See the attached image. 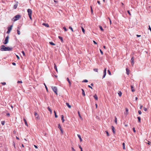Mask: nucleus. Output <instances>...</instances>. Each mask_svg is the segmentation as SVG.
<instances>
[{"instance_id":"58","label":"nucleus","mask_w":151,"mask_h":151,"mask_svg":"<svg viewBox=\"0 0 151 151\" xmlns=\"http://www.w3.org/2000/svg\"><path fill=\"white\" fill-rule=\"evenodd\" d=\"M6 114V115L7 116H10V114L9 113H7Z\"/></svg>"},{"instance_id":"63","label":"nucleus","mask_w":151,"mask_h":151,"mask_svg":"<svg viewBox=\"0 0 151 151\" xmlns=\"http://www.w3.org/2000/svg\"><path fill=\"white\" fill-rule=\"evenodd\" d=\"M137 37H139L141 36L140 35H137Z\"/></svg>"},{"instance_id":"29","label":"nucleus","mask_w":151,"mask_h":151,"mask_svg":"<svg viewBox=\"0 0 151 151\" xmlns=\"http://www.w3.org/2000/svg\"><path fill=\"white\" fill-rule=\"evenodd\" d=\"M137 119L138 120V122H141V118L140 117H138Z\"/></svg>"},{"instance_id":"11","label":"nucleus","mask_w":151,"mask_h":151,"mask_svg":"<svg viewBox=\"0 0 151 151\" xmlns=\"http://www.w3.org/2000/svg\"><path fill=\"white\" fill-rule=\"evenodd\" d=\"M111 128H112V131H113V132L114 134L115 133V129L114 128L113 126H111Z\"/></svg>"},{"instance_id":"6","label":"nucleus","mask_w":151,"mask_h":151,"mask_svg":"<svg viewBox=\"0 0 151 151\" xmlns=\"http://www.w3.org/2000/svg\"><path fill=\"white\" fill-rule=\"evenodd\" d=\"M106 68H104V75L103 76V78H104L105 77L106 75Z\"/></svg>"},{"instance_id":"34","label":"nucleus","mask_w":151,"mask_h":151,"mask_svg":"<svg viewBox=\"0 0 151 151\" xmlns=\"http://www.w3.org/2000/svg\"><path fill=\"white\" fill-rule=\"evenodd\" d=\"M93 70L94 71H95L96 72H98V69L97 68H94L93 69Z\"/></svg>"},{"instance_id":"62","label":"nucleus","mask_w":151,"mask_h":151,"mask_svg":"<svg viewBox=\"0 0 151 151\" xmlns=\"http://www.w3.org/2000/svg\"><path fill=\"white\" fill-rule=\"evenodd\" d=\"M88 87L89 88H91V89H92V87H91L90 86V85H88Z\"/></svg>"},{"instance_id":"22","label":"nucleus","mask_w":151,"mask_h":151,"mask_svg":"<svg viewBox=\"0 0 151 151\" xmlns=\"http://www.w3.org/2000/svg\"><path fill=\"white\" fill-rule=\"evenodd\" d=\"M118 94L119 96H121L122 95V93L121 91H119V92H118Z\"/></svg>"},{"instance_id":"49","label":"nucleus","mask_w":151,"mask_h":151,"mask_svg":"<svg viewBox=\"0 0 151 151\" xmlns=\"http://www.w3.org/2000/svg\"><path fill=\"white\" fill-rule=\"evenodd\" d=\"M1 83L2 84H3L4 85H5L6 84V83L5 82Z\"/></svg>"},{"instance_id":"36","label":"nucleus","mask_w":151,"mask_h":151,"mask_svg":"<svg viewBox=\"0 0 151 151\" xmlns=\"http://www.w3.org/2000/svg\"><path fill=\"white\" fill-rule=\"evenodd\" d=\"M44 85H45V88H46V89L47 91H48V89H47V87L46 84H45V83H44Z\"/></svg>"},{"instance_id":"27","label":"nucleus","mask_w":151,"mask_h":151,"mask_svg":"<svg viewBox=\"0 0 151 151\" xmlns=\"http://www.w3.org/2000/svg\"><path fill=\"white\" fill-rule=\"evenodd\" d=\"M81 27V29H82V30L83 32L84 33V34H85V30L82 27Z\"/></svg>"},{"instance_id":"16","label":"nucleus","mask_w":151,"mask_h":151,"mask_svg":"<svg viewBox=\"0 0 151 151\" xmlns=\"http://www.w3.org/2000/svg\"><path fill=\"white\" fill-rule=\"evenodd\" d=\"M66 104L69 108H71V106L68 103H66Z\"/></svg>"},{"instance_id":"19","label":"nucleus","mask_w":151,"mask_h":151,"mask_svg":"<svg viewBox=\"0 0 151 151\" xmlns=\"http://www.w3.org/2000/svg\"><path fill=\"white\" fill-rule=\"evenodd\" d=\"M78 115L79 117V118L82 120L83 119L82 117L81 116V115H80V112L79 111H78Z\"/></svg>"},{"instance_id":"61","label":"nucleus","mask_w":151,"mask_h":151,"mask_svg":"<svg viewBox=\"0 0 151 151\" xmlns=\"http://www.w3.org/2000/svg\"><path fill=\"white\" fill-rule=\"evenodd\" d=\"M143 106L142 105H140V109H141L142 107Z\"/></svg>"},{"instance_id":"52","label":"nucleus","mask_w":151,"mask_h":151,"mask_svg":"<svg viewBox=\"0 0 151 151\" xmlns=\"http://www.w3.org/2000/svg\"><path fill=\"white\" fill-rule=\"evenodd\" d=\"M55 118L58 117V116H57L56 113H55Z\"/></svg>"},{"instance_id":"31","label":"nucleus","mask_w":151,"mask_h":151,"mask_svg":"<svg viewBox=\"0 0 151 151\" xmlns=\"http://www.w3.org/2000/svg\"><path fill=\"white\" fill-rule=\"evenodd\" d=\"M17 4H15V5H14L13 8L14 9H15L17 8Z\"/></svg>"},{"instance_id":"48","label":"nucleus","mask_w":151,"mask_h":151,"mask_svg":"<svg viewBox=\"0 0 151 151\" xmlns=\"http://www.w3.org/2000/svg\"><path fill=\"white\" fill-rule=\"evenodd\" d=\"M144 110L145 111H147V109L145 107H144Z\"/></svg>"},{"instance_id":"40","label":"nucleus","mask_w":151,"mask_h":151,"mask_svg":"<svg viewBox=\"0 0 151 151\" xmlns=\"http://www.w3.org/2000/svg\"><path fill=\"white\" fill-rule=\"evenodd\" d=\"M22 53L23 56H25V53L24 52V51H22Z\"/></svg>"},{"instance_id":"13","label":"nucleus","mask_w":151,"mask_h":151,"mask_svg":"<svg viewBox=\"0 0 151 151\" xmlns=\"http://www.w3.org/2000/svg\"><path fill=\"white\" fill-rule=\"evenodd\" d=\"M67 81H68L69 84V85L70 86H71V82L70 81L69 78H67Z\"/></svg>"},{"instance_id":"50","label":"nucleus","mask_w":151,"mask_h":151,"mask_svg":"<svg viewBox=\"0 0 151 151\" xmlns=\"http://www.w3.org/2000/svg\"><path fill=\"white\" fill-rule=\"evenodd\" d=\"M72 149L73 151H76V150L73 147H72Z\"/></svg>"},{"instance_id":"23","label":"nucleus","mask_w":151,"mask_h":151,"mask_svg":"<svg viewBox=\"0 0 151 151\" xmlns=\"http://www.w3.org/2000/svg\"><path fill=\"white\" fill-rule=\"evenodd\" d=\"M131 89H132V92L134 91H135V90H134V89H133V86H131Z\"/></svg>"},{"instance_id":"14","label":"nucleus","mask_w":151,"mask_h":151,"mask_svg":"<svg viewBox=\"0 0 151 151\" xmlns=\"http://www.w3.org/2000/svg\"><path fill=\"white\" fill-rule=\"evenodd\" d=\"M54 68H55V69L56 70V71L58 72V69H57V66H56V65L55 63L54 64Z\"/></svg>"},{"instance_id":"56","label":"nucleus","mask_w":151,"mask_h":151,"mask_svg":"<svg viewBox=\"0 0 151 151\" xmlns=\"http://www.w3.org/2000/svg\"><path fill=\"white\" fill-rule=\"evenodd\" d=\"M36 119H39V116L38 115L37 116H36Z\"/></svg>"},{"instance_id":"26","label":"nucleus","mask_w":151,"mask_h":151,"mask_svg":"<svg viewBox=\"0 0 151 151\" xmlns=\"http://www.w3.org/2000/svg\"><path fill=\"white\" fill-rule=\"evenodd\" d=\"M58 38L59 39H60L61 40V41L62 42H63V38L62 37L60 36H58Z\"/></svg>"},{"instance_id":"1","label":"nucleus","mask_w":151,"mask_h":151,"mask_svg":"<svg viewBox=\"0 0 151 151\" xmlns=\"http://www.w3.org/2000/svg\"><path fill=\"white\" fill-rule=\"evenodd\" d=\"M12 49V47H6L4 45H1V51H10Z\"/></svg>"},{"instance_id":"8","label":"nucleus","mask_w":151,"mask_h":151,"mask_svg":"<svg viewBox=\"0 0 151 151\" xmlns=\"http://www.w3.org/2000/svg\"><path fill=\"white\" fill-rule=\"evenodd\" d=\"M134 57H132L131 60V63L132 66H133L134 64Z\"/></svg>"},{"instance_id":"21","label":"nucleus","mask_w":151,"mask_h":151,"mask_svg":"<svg viewBox=\"0 0 151 151\" xmlns=\"http://www.w3.org/2000/svg\"><path fill=\"white\" fill-rule=\"evenodd\" d=\"M47 109L49 110V111H50V114H52V110L49 107H47Z\"/></svg>"},{"instance_id":"44","label":"nucleus","mask_w":151,"mask_h":151,"mask_svg":"<svg viewBox=\"0 0 151 151\" xmlns=\"http://www.w3.org/2000/svg\"><path fill=\"white\" fill-rule=\"evenodd\" d=\"M138 113L139 114H142V112L141 111H140V110L138 111Z\"/></svg>"},{"instance_id":"2","label":"nucleus","mask_w":151,"mask_h":151,"mask_svg":"<svg viewBox=\"0 0 151 151\" xmlns=\"http://www.w3.org/2000/svg\"><path fill=\"white\" fill-rule=\"evenodd\" d=\"M51 88L56 94L58 95L57 87L55 86H52Z\"/></svg>"},{"instance_id":"45","label":"nucleus","mask_w":151,"mask_h":151,"mask_svg":"<svg viewBox=\"0 0 151 151\" xmlns=\"http://www.w3.org/2000/svg\"><path fill=\"white\" fill-rule=\"evenodd\" d=\"M127 12H128V13L129 14V15L130 16H131V13H130L129 11L128 10L127 11Z\"/></svg>"},{"instance_id":"20","label":"nucleus","mask_w":151,"mask_h":151,"mask_svg":"<svg viewBox=\"0 0 151 151\" xmlns=\"http://www.w3.org/2000/svg\"><path fill=\"white\" fill-rule=\"evenodd\" d=\"M82 94L84 96H85V92L83 89H82Z\"/></svg>"},{"instance_id":"24","label":"nucleus","mask_w":151,"mask_h":151,"mask_svg":"<svg viewBox=\"0 0 151 151\" xmlns=\"http://www.w3.org/2000/svg\"><path fill=\"white\" fill-rule=\"evenodd\" d=\"M123 145V149L125 150V144L124 143H123L122 144Z\"/></svg>"},{"instance_id":"17","label":"nucleus","mask_w":151,"mask_h":151,"mask_svg":"<svg viewBox=\"0 0 151 151\" xmlns=\"http://www.w3.org/2000/svg\"><path fill=\"white\" fill-rule=\"evenodd\" d=\"M24 122H25V125H26L27 126V127H28V124H27V121H26V119H24Z\"/></svg>"},{"instance_id":"12","label":"nucleus","mask_w":151,"mask_h":151,"mask_svg":"<svg viewBox=\"0 0 151 151\" xmlns=\"http://www.w3.org/2000/svg\"><path fill=\"white\" fill-rule=\"evenodd\" d=\"M77 136L80 139V141L82 142V139L81 138L80 135L78 134H77Z\"/></svg>"},{"instance_id":"30","label":"nucleus","mask_w":151,"mask_h":151,"mask_svg":"<svg viewBox=\"0 0 151 151\" xmlns=\"http://www.w3.org/2000/svg\"><path fill=\"white\" fill-rule=\"evenodd\" d=\"M126 73H127V75H129V70L127 69V68L126 69Z\"/></svg>"},{"instance_id":"51","label":"nucleus","mask_w":151,"mask_h":151,"mask_svg":"<svg viewBox=\"0 0 151 151\" xmlns=\"http://www.w3.org/2000/svg\"><path fill=\"white\" fill-rule=\"evenodd\" d=\"M12 64L13 65H16V64L15 63H14V62L12 63Z\"/></svg>"},{"instance_id":"4","label":"nucleus","mask_w":151,"mask_h":151,"mask_svg":"<svg viewBox=\"0 0 151 151\" xmlns=\"http://www.w3.org/2000/svg\"><path fill=\"white\" fill-rule=\"evenodd\" d=\"M9 36L8 35L5 39L4 42V43L5 44H6L9 41Z\"/></svg>"},{"instance_id":"5","label":"nucleus","mask_w":151,"mask_h":151,"mask_svg":"<svg viewBox=\"0 0 151 151\" xmlns=\"http://www.w3.org/2000/svg\"><path fill=\"white\" fill-rule=\"evenodd\" d=\"M12 27H13V25H12L10 26V27H9L7 28L8 31L6 32V33L7 34H9L10 32V31H11V30L12 29Z\"/></svg>"},{"instance_id":"37","label":"nucleus","mask_w":151,"mask_h":151,"mask_svg":"<svg viewBox=\"0 0 151 151\" xmlns=\"http://www.w3.org/2000/svg\"><path fill=\"white\" fill-rule=\"evenodd\" d=\"M108 73L110 75H111V73L110 71V70H108Z\"/></svg>"},{"instance_id":"35","label":"nucleus","mask_w":151,"mask_h":151,"mask_svg":"<svg viewBox=\"0 0 151 151\" xmlns=\"http://www.w3.org/2000/svg\"><path fill=\"white\" fill-rule=\"evenodd\" d=\"M88 82V81L87 80L85 79L83 80L82 82L87 83Z\"/></svg>"},{"instance_id":"41","label":"nucleus","mask_w":151,"mask_h":151,"mask_svg":"<svg viewBox=\"0 0 151 151\" xmlns=\"http://www.w3.org/2000/svg\"><path fill=\"white\" fill-rule=\"evenodd\" d=\"M58 128H59L60 129H61V126H60V124H58Z\"/></svg>"},{"instance_id":"39","label":"nucleus","mask_w":151,"mask_h":151,"mask_svg":"<svg viewBox=\"0 0 151 151\" xmlns=\"http://www.w3.org/2000/svg\"><path fill=\"white\" fill-rule=\"evenodd\" d=\"M105 132L106 133V134H107V136H109V133L108 132V131H105Z\"/></svg>"},{"instance_id":"10","label":"nucleus","mask_w":151,"mask_h":151,"mask_svg":"<svg viewBox=\"0 0 151 151\" xmlns=\"http://www.w3.org/2000/svg\"><path fill=\"white\" fill-rule=\"evenodd\" d=\"M42 25L47 27H49V24L47 23H43Z\"/></svg>"},{"instance_id":"43","label":"nucleus","mask_w":151,"mask_h":151,"mask_svg":"<svg viewBox=\"0 0 151 151\" xmlns=\"http://www.w3.org/2000/svg\"><path fill=\"white\" fill-rule=\"evenodd\" d=\"M34 114L35 116H37L38 115L37 113L35 112Z\"/></svg>"},{"instance_id":"64","label":"nucleus","mask_w":151,"mask_h":151,"mask_svg":"<svg viewBox=\"0 0 151 151\" xmlns=\"http://www.w3.org/2000/svg\"><path fill=\"white\" fill-rule=\"evenodd\" d=\"M16 138L17 139H18V140L19 139V138L17 136H16Z\"/></svg>"},{"instance_id":"57","label":"nucleus","mask_w":151,"mask_h":151,"mask_svg":"<svg viewBox=\"0 0 151 151\" xmlns=\"http://www.w3.org/2000/svg\"><path fill=\"white\" fill-rule=\"evenodd\" d=\"M97 3H98L99 4V5H100V1H97Z\"/></svg>"},{"instance_id":"46","label":"nucleus","mask_w":151,"mask_h":151,"mask_svg":"<svg viewBox=\"0 0 151 151\" xmlns=\"http://www.w3.org/2000/svg\"><path fill=\"white\" fill-rule=\"evenodd\" d=\"M17 83H22V81H17Z\"/></svg>"},{"instance_id":"28","label":"nucleus","mask_w":151,"mask_h":151,"mask_svg":"<svg viewBox=\"0 0 151 151\" xmlns=\"http://www.w3.org/2000/svg\"><path fill=\"white\" fill-rule=\"evenodd\" d=\"M114 122L116 124H117V119L116 117H115V119L114 120Z\"/></svg>"},{"instance_id":"42","label":"nucleus","mask_w":151,"mask_h":151,"mask_svg":"<svg viewBox=\"0 0 151 151\" xmlns=\"http://www.w3.org/2000/svg\"><path fill=\"white\" fill-rule=\"evenodd\" d=\"M63 29H64V31H66L67 30V29H66V28L65 27H63Z\"/></svg>"},{"instance_id":"47","label":"nucleus","mask_w":151,"mask_h":151,"mask_svg":"<svg viewBox=\"0 0 151 151\" xmlns=\"http://www.w3.org/2000/svg\"><path fill=\"white\" fill-rule=\"evenodd\" d=\"M148 29L150 30V31L151 32V28L150 27V25L149 26Z\"/></svg>"},{"instance_id":"33","label":"nucleus","mask_w":151,"mask_h":151,"mask_svg":"<svg viewBox=\"0 0 151 151\" xmlns=\"http://www.w3.org/2000/svg\"><path fill=\"white\" fill-rule=\"evenodd\" d=\"M5 122L4 121H2L1 122V124L2 125H4L5 124Z\"/></svg>"},{"instance_id":"59","label":"nucleus","mask_w":151,"mask_h":151,"mask_svg":"<svg viewBox=\"0 0 151 151\" xmlns=\"http://www.w3.org/2000/svg\"><path fill=\"white\" fill-rule=\"evenodd\" d=\"M133 129V130L134 132H135L136 131H135V128H134Z\"/></svg>"},{"instance_id":"3","label":"nucleus","mask_w":151,"mask_h":151,"mask_svg":"<svg viewBox=\"0 0 151 151\" xmlns=\"http://www.w3.org/2000/svg\"><path fill=\"white\" fill-rule=\"evenodd\" d=\"M20 16L19 15H17L15 16L14 18H13V19H14L13 21L15 22L18 19H19L20 17Z\"/></svg>"},{"instance_id":"60","label":"nucleus","mask_w":151,"mask_h":151,"mask_svg":"<svg viewBox=\"0 0 151 151\" xmlns=\"http://www.w3.org/2000/svg\"><path fill=\"white\" fill-rule=\"evenodd\" d=\"M34 146L37 149V148H38V147H37V146H36V145H34Z\"/></svg>"},{"instance_id":"9","label":"nucleus","mask_w":151,"mask_h":151,"mask_svg":"<svg viewBox=\"0 0 151 151\" xmlns=\"http://www.w3.org/2000/svg\"><path fill=\"white\" fill-rule=\"evenodd\" d=\"M20 28L19 27H17V33L18 35H19L20 34V32L19 31Z\"/></svg>"},{"instance_id":"18","label":"nucleus","mask_w":151,"mask_h":151,"mask_svg":"<svg viewBox=\"0 0 151 151\" xmlns=\"http://www.w3.org/2000/svg\"><path fill=\"white\" fill-rule=\"evenodd\" d=\"M61 119H62V122H63L65 121L64 119V116L63 115H62L61 116Z\"/></svg>"},{"instance_id":"7","label":"nucleus","mask_w":151,"mask_h":151,"mask_svg":"<svg viewBox=\"0 0 151 151\" xmlns=\"http://www.w3.org/2000/svg\"><path fill=\"white\" fill-rule=\"evenodd\" d=\"M27 12L28 13V15H31L32 13V11L30 9H28L27 10Z\"/></svg>"},{"instance_id":"15","label":"nucleus","mask_w":151,"mask_h":151,"mask_svg":"<svg viewBox=\"0 0 151 151\" xmlns=\"http://www.w3.org/2000/svg\"><path fill=\"white\" fill-rule=\"evenodd\" d=\"M93 97H94V98L96 100H97L98 99V98L97 96V95L95 94L94 96H93Z\"/></svg>"},{"instance_id":"55","label":"nucleus","mask_w":151,"mask_h":151,"mask_svg":"<svg viewBox=\"0 0 151 151\" xmlns=\"http://www.w3.org/2000/svg\"><path fill=\"white\" fill-rule=\"evenodd\" d=\"M94 43L95 44H97V43L94 40L93 41Z\"/></svg>"},{"instance_id":"25","label":"nucleus","mask_w":151,"mask_h":151,"mask_svg":"<svg viewBox=\"0 0 151 151\" xmlns=\"http://www.w3.org/2000/svg\"><path fill=\"white\" fill-rule=\"evenodd\" d=\"M49 43L50 45H55V43H54L52 42H50Z\"/></svg>"},{"instance_id":"53","label":"nucleus","mask_w":151,"mask_h":151,"mask_svg":"<svg viewBox=\"0 0 151 151\" xmlns=\"http://www.w3.org/2000/svg\"><path fill=\"white\" fill-rule=\"evenodd\" d=\"M29 17L30 19H32L31 15H29Z\"/></svg>"},{"instance_id":"38","label":"nucleus","mask_w":151,"mask_h":151,"mask_svg":"<svg viewBox=\"0 0 151 151\" xmlns=\"http://www.w3.org/2000/svg\"><path fill=\"white\" fill-rule=\"evenodd\" d=\"M99 27L101 30H102V31L103 30V29L102 27L101 26H99Z\"/></svg>"},{"instance_id":"54","label":"nucleus","mask_w":151,"mask_h":151,"mask_svg":"<svg viewBox=\"0 0 151 151\" xmlns=\"http://www.w3.org/2000/svg\"><path fill=\"white\" fill-rule=\"evenodd\" d=\"M100 52H101V53L102 55H103V52L100 49Z\"/></svg>"},{"instance_id":"32","label":"nucleus","mask_w":151,"mask_h":151,"mask_svg":"<svg viewBox=\"0 0 151 151\" xmlns=\"http://www.w3.org/2000/svg\"><path fill=\"white\" fill-rule=\"evenodd\" d=\"M69 29H70L72 31V32H73V29L71 27H70V26L69 27Z\"/></svg>"}]
</instances>
